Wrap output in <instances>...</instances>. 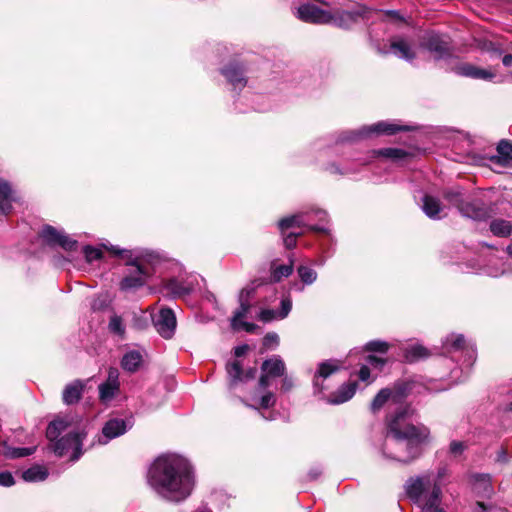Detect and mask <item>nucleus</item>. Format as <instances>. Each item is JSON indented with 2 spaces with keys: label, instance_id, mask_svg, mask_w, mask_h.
I'll list each match as a JSON object with an SVG mask.
<instances>
[{
  "label": "nucleus",
  "instance_id": "1",
  "mask_svg": "<svg viewBox=\"0 0 512 512\" xmlns=\"http://www.w3.org/2000/svg\"><path fill=\"white\" fill-rule=\"evenodd\" d=\"M147 482L163 499L180 502L191 494L195 477L193 468L186 458L167 453L154 460L148 471Z\"/></svg>",
  "mask_w": 512,
  "mask_h": 512
},
{
  "label": "nucleus",
  "instance_id": "2",
  "mask_svg": "<svg viewBox=\"0 0 512 512\" xmlns=\"http://www.w3.org/2000/svg\"><path fill=\"white\" fill-rule=\"evenodd\" d=\"M414 410L401 405L388 421V432L383 444V454L402 463H410L421 453V445L429 439L430 431L424 425H414Z\"/></svg>",
  "mask_w": 512,
  "mask_h": 512
},
{
  "label": "nucleus",
  "instance_id": "3",
  "mask_svg": "<svg viewBox=\"0 0 512 512\" xmlns=\"http://www.w3.org/2000/svg\"><path fill=\"white\" fill-rule=\"evenodd\" d=\"M444 472L426 473L407 479L404 490L407 497L418 509L417 512H446L440 480Z\"/></svg>",
  "mask_w": 512,
  "mask_h": 512
},
{
  "label": "nucleus",
  "instance_id": "4",
  "mask_svg": "<svg viewBox=\"0 0 512 512\" xmlns=\"http://www.w3.org/2000/svg\"><path fill=\"white\" fill-rule=\"evenodd\" d=\"M86 434V424L82 421L74 424L73 418L68 416L52 421L46 429L47 438L54 442L52 449L55 454L63 456L72 451L73 461L78 460L82 454V439Z\"/></svg>",
  "mask_w": 512,
  "mask_h": 512
},
{
  "label": "nucleus",
  "instance_id": "5",
  "mask_svg": "<svg viewBox=\"0 0 512 512\" xmlns=\"http://www.w3.org/2000/svg\"><path fill=\"white\" fill-rule=\"evenodd\" d=\"M404 130H409V127L398 125L392 122L380 121L372 125L363 126L358 130L348 132L346 140L352 141L379 135H393L399 131Z\"/></svg>",
  "mask_w": 512,
  "mask_h": 512
},
{
  "label": "nucleus",
  "instance_id": "6",
  "mask_svg": "<svg viewBox=\"0 0 512 512\" xmlns=\"http://www.w3.org/2000/svg\"><path fill=\"white\" fill-rule=\"evenodd\" d=\"M420 45L432 53L435 59H442L450 55V43L448 37L434 32L426 33Z\"/></svg>",
  "mask_w": 512,
  "mask_h": 512
},
{
  "label": "nucleus",
  "instance_id": "7",
  "mask_svg": "<svg viewBox=\"0 0 512 512\" xmlns=\"http://www.w3.org/2000/svg\"><path fill=\"white\" fill-rule=\"evenodd\" d=\"M253 292H254L253 287H246L241 290V292L239 294L240 306L235 311L232 321H231V325H232L233 329H236V330L245 329L248 332H251L254 329V327H255L254 324H250V323L241 321L242 318L245 317V315L249 311V308H250L249 299H250L251 295L253 294Z\"/></svg>",
  "mask_w": 512,
  "mask_h": 512
},
{
  "label": "nucleus",
  "instance_id": "8",
  "mask_svg": "<svg viewBox=\"0 0 512 512\" xmlns=\"http://www.w3.org/2000/svg\"><path fill=\"white\" fill-rule=\"evenodd\" d=\"M445 199L457 207L458 210L466 217L477 219L483 214L482 210L476 208L466 201L465 194L460 189H451L446 191L444 195Z\"/></svg>",
  "mask_w": 512,
  "mask_h": 512
},
{
  "label": "nucleus",
  "instance_id": "9",
  "mask_svg": "<svg viewBox=\"0 0 512 512\" xmlns=\"http://www.w3.org/2000/svg\"><path fill=\"white\" fill-rule=\"evenodd\" d=\"M40 235L48 245H58L66 251H72L77 246L76 240L70 238L63 231L57 230L50 225L44 226Z\"/></svg>",
  "mask_w": 512,
  "mask_h": 512
},
{
  "label": "nucleus",
  "instance_id": "10",
  "mask_svg": "<svg viewBox=\"0 0 512 512\" xmlns=\"http://www.w3.org/2000/svg\"><path fill=\"white\" fill-rule=\"evenodd\" d=\"M154 326L157 332L165 339L173 337L176 329V316L173 310L162 308L153 318Z\"/></svg>",
  "mask_w": 512,
  "mask_h": 512
},
{
  "label": "nucleus",
  "instance_id": "11",
  "mask_svg": "<svg viewBox=\"0 0 512 512\" xmlns=\"http://www.w3.org/2000/svg\"><path fill=\"white\" fill-rule=\"evenodd\" d=\"M296 17L301 21L313 24H327L333 19L330 12L312 4L301 5L297 9Z\"/></svg>",
  "mask_w": 512,
  "mask_h": 512
},
{
  "label": "nucleus",
  "instance_id": "12",
  "mask_svg": "<svg viewBox=\"0 0 512 512\" xmlns=\"http://www.w3.org/2000/svg\"><path fill=\"white\" fill-rule=\"evenodd\" d=\"M129 265L135 267V275H128L124 277L120 283L121 290L128 291L143 286L147 278L150 276V271L144 267L137 259L128 262Z\"/></svg>",
  "mask_w": 512,
  "mask_h": 512
},
{
  "label": "nucleus",
  "instance_id": "13",
  "mask_svg": "<svg viewBox=\"0 0 512 512\" xmlns=\"http://www.w3.org/2000/svg\"><path fill=\"white\" fill-rule=\"evenodd\" d=\"M263 374L259 380V386L266 388L269 385V377H279L285 373V363L279 356L265 360L262 364Z\"/></svg>",
  "mask_w": 512,
  "mask_h": 512
},
{
  "label": "nucleus",
  "instance_id": "14",
  "mask_svg": "<svg viewBox=\"0 0 512 512\" xmlns=\"http://www.w3.org/2000/svg\"><path fill=\"white\" fill-rule=\"evenodd\" d=\"M128 427L126 421L119 418L108 420L102 428V436L98 438L100 444H107L110 440L123 435Z\"/></svg>",
  "mask_w": 512,
  "mask_h": 512
},
{
  "label": "nucleus",
  "instance_id": "15",
  "mask_svg": "<svg viewBox=\"0 0 512 512\" xmlns=\"http://www.w3.org/2000/svg\"><path fill=\"white\" fill-rule=\"evenodd\" d=\"M454 70H455V73L458 75L473 78V79H482V80L490 81L496 76L495 72L477 67L470 63L458 64L454 68Z\"/></svg>",
  "mask_w": 512,
  "mask_h": 512
},
{
  "label": "nucleus",
  "instance_id": "16",
  "mask_svg": "<svg viewBox=\"0 0 512 512\" xmlns=\"http://www.w3.org/2000/svg\"><path fill=\"white\" fill-rule=\"evenodd\" d=\"M197 282L198 280L196 277H188L183 281L178 279H170L166 283L165 289L173 297H181L193 292L195 289V283Z\"/></svg>",
  "mask_w": 512,
  "mask_h": 512
},
{
  "label": "nucleus",
  "instance_id": "17",
  "mask_svg": "<svg viewBox=\"0 0 512 512\" xmlns=\"http://www.w3.org/2000/svg\"><path fill=\"white\" fill-rule=\"evenodd\" d=\"M117 369H110L106 382L99 385V396L102 402L111 401L119 390Z\"/></svg>",
  "mask_w": 512,
  "mask_h": 512
},
{
  "label": "nucleus",
  "instance_id": "18",
  "mask_svg": "<svg viewBox=\"0 0 512 512\" xmlns=\"http://www.w3.org/2000/svg\"><path fill=\"white\" fill-rule=\"evenodd\" d=\"M389 51L408 62L413 61L416 57V53L411 44L402 37H394L390 40Z\"/></svg>",
  "mask_w": 512,
  "mask_h": 512
},
{
  "label": "nucleus",
  "instance_id": "19",
  "mask_svg": "<svg viewBox=\"0 0 512 512\" xmlns=\"http://www.w3.org/2000/svg\"><path fill=\"white\" fill-rule=\"evenodd\" d=\"M444 346L446 347V349L448 351H458V350H465L468 357H469V361L471 364L472 362L475 361V349H474V346L473 345H467L466 344V340L464 338L463 335L461 334H451L449 335L445 342H444Z\"/></svg>",
  "mask_w": 512,
  "mask_h": 512
},
{
  "label": "nucleus",
  "instance_id": "20",
  "mask_svg": "<svg viewBox=\"0 0 512 512\" xmlns=\"http://www.w3.org/2000/svg\"><path fill=\"white\" fill-rule=\"evenodd\" d=\"M306 214L305 213H298L286 218H283L279 221V228L281 231H284L288 228L297 226V227H309L310 230L316 231V232H327V228L320 225L310 226L308 225V221L306 220Z\"/></svg>",
  "mask_w": 512,
  "mask_h": 512
},
{
  "label": "nucleus",
  "instance_id": "21",
  "mask_svg": "<svg viewBox=\"0 0 512 512\" xmlns=\"http://www.w3.org/2000/svg\"><path fill=\"white\" fill-rule=\"evenodd\" d=\"M497 155L490 157V161L494 164L506 167L512 161V141L502 139L497 144Z\"/></svg>",
  "mask_w": 512,
  "mask_h": 512
},
{
  "label": "nucleus",
  "instance_id": "22",
  "mask_svg": "<svg viewBox=\"0 0 512 512\" xmlns=\"http://www.w3.org/2000/svg\"><path fill=\"white\" fill-rule=\"evenodd\" d=\"M222 74L225 76L227 81L233 86L234 89H243L247 80L244 76L242 67L236 64H231L222 70Z\"/></svg>",
  "mask_w": 512,
  "mask_h": 512
},
{
  "label": "nucleus",
  "instance_id": "23",
  "mask_svg": "<svg viewBox=\"0 0 512 512\" xmlns=\"http://www.w3.org/2000/svg\"><path fill=\"white\" fill-rule=\"evenodd\" d=\"M83 389L84 384L81 380H75L66 385L62 395L63 402L67 405L77 403L82 397Z\"/></svg>",
  "mask_w": 512,
  "mask_h": 512
},
{
  "label": "nucleus",
  "instance_id": "24",
  "mask_svg": "<svg viewBox=\"0 0 512 512\" xmlns=\"http://www.w3.org/2000/svg\"><path fill=\"white\" fill-rule=\"evenodd\" d=\"M356 388H357V383L356 382H350V383H347V384H343L337 392H335L334 394H332L329 399H328V402L330 404H342L348 400H350L355 392H356Z\"/></svg>",
  "mask_w": 512,
  "mask_h": 512
},
{
  "label": "nucleus",
  "instance_id": "25",
  "mask_svg": "<svg viewBox=\"0 0 512 512\" xmlns=\"http://www.w3.org/2000/svg\"><path fill=\"white\" fill-rule=\"evenodd\" d=\"M472 487L479 496H489L492 493L491 478L488 474H475L472 476Z\"/></svg>",
  "mask_w": 512,
  "mask_h": 512
},
{
  "label": "nucleus",
  "instance_id": "26",
  "mask_svg": "<svg viewBox=\"0 0 512 512\" xmlns=\"http://www.w3.org/2000/svg\"><path fill=\"white\" fill-rule=\"evenodd\" d=\"M12 189L10 185L0 179V217L7 215L12 209Z\"/></svg>",
  "mask_w": 512,
  "mask_h": 512
},
{
  "label": "nucleus",
  "instance_id": "27",
  "mask_svg": "<svg viewBox=\"0 0 512 512\" xmlns=\"http://www.w3.org/2000/svg\"><path fill=\"white\" fill-rule=\"evenodd\" d=\"M36 450V447H25V448H16L8 445L7 442H2L0 444V454L9 459H17L32 455Z\"/></svg>",
  "mask_w": 512,
  "mask_h": 512
},
{
  "label": "nucleus",
  "instance_id": "28",
  "mask_svg": "<svg viewBox=\"0 0 512 512\" xmlns=\"http://www.w3.org/2000/svg\"><path fill=\"white\" fill-rule=\"evenodd\" d=\"M486 51L491 54V57H502V63L505 67L512 66V43L507 48H502L490 42L485 47Z\"/></svg>",
  "mask_w": 512,
  "mask_h": 512
},
{
  "label": "nucleus",
  "instance_id": "29",
  "mask_svg": "<svg viewBox=\"0 0 512 512\" xmlns=\"http://www.w3.org/2000/svg\"><path fill=\"white\" fill-rule=\"evenodd\" d=\"M401 398V395L396 393L393 394L392 391L388 388H384L379 391V393L375 396L371 403V409L373 412L380 410L383 405L391 399L393 402L397 403Z\"/></svg>",
  "mask_w": 512,
  "mask_h": 512
},
{
  "label": "nucleus",
  "instance_id": "30",
  "mask_svg": "<svg viewBox=\"0 0 512 512\" xmlns=\"http://www.w3.org/2000/svg\"><path fill=\"white\" fill-rule=\"evenodd\" d=\"M422 209L428 217L437 219L440 218V213L443 208L437 198L426 195L423 198Z\"/></svg>",
  "mask_w": 512,
  "mask_h": 512
},
{
  "label": "nucleus",
  "instance_id": "31",
  "mask_svg": "<svg viewBox=\"0 0 512 512\" xmlns=\"http://www.w3.org/2000/svg\"><path fill=\"white\" fill-rule=\"evenodd\" d=\"M142 362V355L140 352L132 350L127 352L121 361L122 368L128 372H135L138 370Z\"/></svg>",
  "mask_w": 512,
  "mask_h": 512
},
{
  "label": "nucleus",
  "instance_id": "32",
  "mask_svg": "<svg viewBox=\"0 0 512 512\" xmlns=\"http://www.w3.org/2000/svg\"><path fill=\"white\" fill-rule=\"evenodd\" d=\"M48 477V470L41 465H35L22 473V478L27 482L44 481Z\"/></svg>",
  "mask_w": 512,
  "mask_h": 512
},
{
  "label": "nucleus",
  "instance_id": "33",
  "mask_svg": "<svg viewBox=\"0 0 512 512\" xmlns=\"http://www.w3.org/2000/svg\"><path fill=\"white\" fill-rule=\"evenodd\" d=\"M490 230L497 237H508L512 233V224L504 219H495L490 223Z\"/></svg>",
  "mask_w": 512,
  "mask_h": 512
},
{
  "label": "nucleus",
  "instance_id": "34",
  "mask_svg": "<svg viewBox=\"0 0 512 512\" xmlns=\"http://www.w3.org/2000/svg\"><path fill=\"white\" fill-rule=\"evenodd\" d=\"M374 157H384L391 160H402L408 156V153L399 148H382L372 151Z\"/></svg>",
  "mask_w": 512,
  "mask_h": 512
},
{
  "label": "nucleus",
  "instance_id": "35",
  "mask_svg": "<svg viewBox=\"0 0 512 512\" xmlns=\"http://www.w3.org/2000/svg\"><path fill=\"white\" fill-rule=\"evenodd\" d=\"M429 356V353L422 345H413L406 348L404 357L408 362H416Z\"/></svg>",
  "mask_w": 512,
  "mask_h": 512
},
{
  "label": "nucleus",
  "instance_id": "36",
  "mask_svg": "<svg viewBox=\"0 0 512 512\" xmlns=\"http://www.w3.org/2000/svg\"><path fill=\"white\" fill-rule=\"evenodd\" d=\"M339 365L333 361H326L319 365L318 368V375L315 377L314 385L316 387H319L318 378L321 377L323 379H326L329 377L332 373L339 370Z\"/></svg>",
  "mask_w": 512,
  "mask_h": 512
},
{
  "label": "nucleus",
  "instance_id": "37",
  "mask_svg": "<svg viewBox=\"0 0 512 512\" xmlns=\"http://www.w3.org/2000/svg\"><path fill=\"white\" fill-rule=\"evenodd\" d=\"M290 263L287 265H280L273 269L272 279L275 282H279L282 278L290 276L293 272V261L289 259Z\"/></svg>",
  "mask_w": 512,
  "mask_h": 512
},
{
  "label": "nucleus",
  "instance_id": "38",
  "mask_svg": "<svg viewBox=\"0 0 512 512\" xmlns=\"http://www.w3.org/2000/svg\"><path fill=\"white\" fill-rule=\"evenodd\" d=\"M298 275L304 284L310 285L317 279V273L310 267L301 265L297 269Z\"/></svg>",
  "mask_w": 512,
  "mask_h": 512
},
{
  "label": "nucleus",
  "instance_id": "39",
  "mask_svg": "<svg viewBox=\"0 0 512 512\" xmlns=\"http://www.w3.org/2000/svg\"><path fill=\"white\" fill-rule=\"evenodd\" d=\"M226 369L232 383L244 380L240 362H231L227 365Z\"/></svg>",
  "mask_w": 512,
  "mask_h": 512
},
{
  "label": "nucleus",
  "instance_id": "40",
  "mask_svg": "<svg viewBox=\"0 0 512 512\" xmlns=\"http://www.w3.org/2000/svg\"><path fill=\"white\" fill-rule=\"evenodd\" d=\"M108 327L109 330L116 335L121 337L125 335V325L122 318L118 315L111 316Z\"/></svg>",
  "mask_w": 512,
  "mask_h": 512
},
{
  "label": "nucleus",
  "instance_id": "41",
  "mask_svg": "<svg viewBox=\"0 0 512 512\" xmlns=\"http://www.w3.org/2000/svg\"><path fill=\"white\" fill-rule=\"evenodd\" d=\"M365 347L369 351L385 353L389 349V344L385 341L376 340L368 342Z\"/></svg>",
  "mask_w": 512,
  "mask_h": 512
},
{
  "label": "nucleus",
  "instance_id": "42",
  "mask_svg": "<svg viewBox=\"0 0 512 512\" xmlns=\"http://www.w3.org/2000/svg\"><path fill=\"white\" fill-rule=\"evenodd\" d=\"M83 252H84L85 258L88 262H93L102 257V252L100 249L89 246V245L84 247Z\"/></svg>",
  "mask_w": 512,
  "mask_h": 512
},
{
  "label": "nucleus",
  "instance_id": "43",
  "mask_svg": "<svg viewBox=\"0 0 512 512\" xmlns=\"http://www.w3.org/2000/svg\"><path fill=\"white\" fill-rule=\"evenodd\" d=\"M278 343H279V336L276 333H268L265 335V337L263 339V345L267 349L276 347L278 345Z\"/></svg>",
  "mask_w": 512,
  "mask_h": 512
},
{
  "label": "nucleus",
  "instance_id": "44",
  "mask_svg": "<svg viewBox=\"0 0 512 512\" xmlns=\"http://www.w3.org/2000/svg\"><path fill=\"white\" fill-rule=\"evenodd\" d=\"M292 308V301L289 298L283 299L281 301V309L278 313L279 319H284L288 316Z\"/></svg>",
  "mask_w": 512,
  "mask_h": 512
},
{
  "label": "nucleus",
  "instance_id": "45",
  "mask_svg": "<svg viewBox=\"0 0 512 512\" xmlns=\"http://www.w3.org/2000/svg\"><path fill=\"white\" fill-rule=\"evenodd\" d=\"M275 403V397L273 393H266L259 399L260 408H269Z\"/></svg>",
  "mask_w": 512,
  "mask_h": 512
},
{
  "label": "nucleus",
  "instance_id": "46",
  "mask_svg": "<svg viewBox=\"0 0 512 512\" xmlns=\"http://www.w3.org/2000/svg\"><path fill=\"white\" fill-rule=\"evenodd\" d=\"M15 484V480L10 472L0 473V486L10 487Z\"/></svg>",
  "mask_w": 512,
  "mask_h": 512
},
{
  "label": "nucleus",
  "instance_id": "47",
  "mask_svg": "<svg viewBox=\"0 0 512 512\" xmlns=\"http://www.w3.org/2000/svg\"><path fill=\"white\" fill-rule=\"evenodd\" d=\"M464 450H465V444L463 442H461V441H452L450 443V452L454 456L461 455Z\"/></svg>",
  "mask_w": 512,
  "mask_h": 512
},
{
  "label": "nucleus",
  "instance_id": "48",
  "mask_svg": "<svg viewBox=\"0 0 512 512\" xmlns=\"http://www.w3.org/2000/svg\"><path fill=\"white\" fill-rule=\"evenodd\" d=\"M260 319L264 322H268L278 318V313L271 309H264L260 312Z\"/></svg>",
  "mask_w": 512,
  "mask_h": 512
},
{
  "label": "nucleus",
  "instance_id": "49",
  "mask_svg": "<svg viewBox=\"0 0 512 512\" xmlns=\"http://www.w3.org/2000/svg\"><path fill=\"white\" fill-rule=\"evenodd\" d=\"M380 12H382L386 17H388L392 21H395V22H403L404 21V17L397 10H381Z\"/></svg>",
  "mask_w": 512,
  "mask_h": 512
},
{
  "label": "nucleus",
  "instance_id": "50",
  "mask_svg": "<svg viewBox=\"0 0 512 512\" xmlns=\"http://www.w3.org/2000/svg\"><path fill=\"white\" fill-rule=\"evenodd\" d=\"M367 362L374 368L381 369L385 365V359L370 355L367 357Z\"/></svg>",
  "mask_w": 512,
  "mask_h": 512
},
{
  "label": "nucleus",
  "instance_id": "51",
  "mask_svg": "<svg viewBox=\"0 0 512 512\" xmlns=\"http://www.w3.org/2000/svg\"><path fill=\"white\" fill-rule=\"evenodd\" d=\"M297 236H298V234H294V233L288 234L284 238V245H285V247L288 248V249L294 248L296 246Z\"/></svg>",
  "mask_w": 512,
  "mask_h": 512
},
{
  "label": "nucleus",
  "instance_id": "52",
  "mask_svg": "<svg viewBox=\"0 0 512 512\" xmlns=\"http://www.w3.org/2000/svg\"><path fill=\"white\" fill-rule=\"evenodd\" d=\"M104 247H105L107 250L111 251L113 254H115V255H119V256H121V257H123V258H126V257H128V256L131 254V252H130V251H128V250H120V249H118V248H117V247H115V246H110V247H108L107 245H104Z\"/></svg>",
  "mask_w": 512,
  "mask_h": 512
},
{
  "label": "nucleus",
  "instance_id": "53",
  "mask_svg": "<svg viewBox=\"0 0 512 512\" xmlns=\"http://www.w3.org/2000/svg\"><path fill=\"white\" fill-rule=\"evenodd\" d=\"M370 11V9L368 8H362L361 10L357 11V12H354V13H351V12H345L344 13V16H346L347 18L349 19H354L355 17L357 16H360V17H365L366 16V13Z\"/></svg>",
  "mask_w": 512,
  "mask_h": 512
},
{
  "label": "nucleus",
  "instance_id": "54",
  "mask_svg": "<svg viewBox=\"0 0 512 512\" xmlns=\"http://www.w3.org/2000/svg\"><path fill=\"white\" fill-rule=\"evenodd\" d=\"M370 377V369L368 366H362L359 371V378L361 381H367Z\"/></svg>",
  "mask_w": 512,
  "mask_h": 512
},
{
  "label": "nucleus",
  "instance_id": "55",
  "mask_svg": "<svg viewBox=\"0 0 512 512\" xmlns=\"http://www.w3.org/2000/svg\"><path fill=\"white\" fill-rule=\"evenodd\" d=\"M474 512H488V507L483 502H477Z\"/></svg>",
  "mask_w": 512,
  "mask_h": 512
},
{
  "label": "nucleus",
  "instance_id": "56",
  "mask_svg": "<svg viewBox=\"0 0 512 512\" xmlns=\"http://www.w3.org/2000/svg\"><path fill=\"white\" fill-rule=\"evenodd\" d=\"M246 350H247V346H245V345L244 346H238V347L235 348V355L237 357H240V356H242L246 352Z\"/></svg>",
  "mask_w": 512,
  "mask_h": 512
},
{
  "label": "nucleus",
  "instance_id": "57",
  "mask_svg": "<svg viewBox=\"0 0 512 512\" xmlns=\"http://www.w3.org/2000/svg\"><path fill=\"white\" fill-rule=\"evenodd\" d=\"M321 474V470L319 468L311 469L309 472V477L311 479H316Z\"/></svg>",
  "mask_w": 512,
  "mask_h": 512
},
{
  "label": "nucleus",
  "instance_id": "58",
  "mask_svg": "<svg viewBox=\"0 0 512 512\" xmlns=\"http://www.w3.org/2000/svg\"><path fill=\"white\" fill-rule=\"evenodd\" d=\"M314 213L319 218L320 221H324L327 217L326 212L322 210H315Z\"/></svg>",
  "mask_w": 512,
  "mask_h": 512
},
{
  "label": "nucleus",
  "instance_id": "59",
  "mask_svg": "<svg viewBox=\"0 0 512 512\" xmlns=\"http://www.w3.org/2000/svg\"><path fill=\"white\" fill-rule=\"evenodd\" d=\"M292 387V382L291 380L287 379V378H284L283 379V382H282V388L287 391L289 390L290 388Z\"/></svg>",
  "mask_w": 512,
  "mask_h": 512
},
{
  "label": "nucleus",
  "instance_id": "60",
  "mask_svg": "<svg viewBox=\"0 0 512 512\" xmlns=\"http://www.w3.org/2000/svg\"><path fill=\"white\" fill-rule=\"evenodd\" d=\"M504 273V270L489 271L488 274L492 277H498Z\"/></svg>",
  "mask_w": 512,
  "mask_h": 512
},
{
  "label": "nucleus",
  "instance_id": "61",
  "mask_svg": "<svg viewBox=\"0 0 512 512\" xmlns=\"http://www.w3.org/2000/svg\"><path fill=\"white\" fill-rule=\"evenodd\" d=\"M255 375V370H249L247 374L245 375V379L253 378Z\"/></svg>",
  "mask_w": 512,
  "mask_h": 512
},
{
  "label": "nucleus",
  "instance_id": "62",
  "mask_svg": "<svg viewBox=\"0 0 512 512\" xmlns=\"http://www.w3.org/2000/svg\"><path fill=\"white\" fill-rule=\"evenodd\" d=\"M507 253L512 257V243L507 246Z\"/></svg>",
  "mask_w": 512,
  "mask_h": 512
},
{
  "label": "nucleus",
  "instance_id": "63",
  "mask_svg": "<svg viewBox=\"0 0 512 512\" xmlns=\"http://www.w3.org/2000/svg\"><path fill=\"white\" fill-rule=\"evenodd\" d=\"M380 53H388L389 51L387 50H379Z\"/></svg>",
  "mask_w": 512,
  "mask_h": 512
},
{
  "label": "nucleus",
  "instance_id": "64",
  "mask_svg": "<svg viewBox=\"0 0 512 512\" xmlns=\"http://www.w3.org/2000/svg\"><path fill=\"white\" fill-rule=\"evenodd\" d=\"M509 410L512 411V402L509 405Z\"/></svg>",
  "mask_w": 512,
  "mask_h": 512
}]
</instances>
